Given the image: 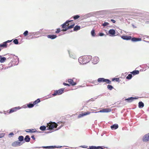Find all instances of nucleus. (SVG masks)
<instances>
[{
  "label": "nucleus",
  "instance_id": "obj_1",
  "mask_svg": "<svg viewBox=\"0 0 149 149\" xmlns=\"http://www.w3.org/2000/svg\"><path fill=\"white\" fill-rule=\"evenodd\" d=\"M70 21H67L64 24H62L61 26L63 29L61 30L62 31H65L68 30V29L73 28L75 25L74 23H72V24L70 25V22H71Z\"/></svg>",
  "mask_w": 149,
  "mask_h": 149
},
{
  "label": "nucleus",
  "instance_id": "obj_2",
  "mask_svg": "<svg viewBox=\"0 0 149 149\" xmlns=\"http://www.w3.org/2000/svg\"><path fill=\"white\" fill-rule=\"evenodd\" d=\"M90 59L88 58L87 56H84L80 57L79 59V62L81 64H84L88 63L90 61Z\"/></svg>",
  "mask_w": 149,
  "mask_h": 149
},
{
  "label": "nucleus",
  "instance_id": "obj_3",
  "mask_svg": "<svg viewBox=\"0 0 149 149\" xmlns=\"http://www.w3.org/2000/svg\"><path fill=\"white\" fill-rule=\"evenodd\" d=\"M58 125L55 122H50L47 124V127H49L47 130H52L54 128H56Z\"/></svg>",
  "mask_w": 149,
  "mask_h": 149
},
{
  "label": "nucleus",
  "instance_id": "obj_4",
  "mask_svg": "<svg viewBox=\"0 0 149 149\" xmlns=\"http://www.w3.org/2000/svg\"><path fill=\"white\" fill-rule=\"evenodd\" d=\"M20 109V107H14L11 109L10 110H8L6 111L4 113L6 114H9L10 113H11L13 112L17 111V110Z\"/></svg>",
  "mask_w": 149,
  "mask_h": 149
},
{
  "label": "nucleus",
  "instance_id": "obj_5",
  "mask_svg": "<svg viewBox=\"0 0 149 149\" xmlns=\"http://www.w3.org/2000/svg\"><path fill=\"white\" fill-rule=\"evenodd\" d=\"M64 88H61L58 90L54 91V93L52 94L53 96H55L57 95H60L64 93Z\"/></svg>",
  "mask_w": 149,
  "mask_h": 149
},
{
  "label": "nucleus",
  "instance_id": "obj_6",
  "mask_svg": "<svg viewBox=\"0 0 149 149\" xmlns=\"http://www.w3.org/2000/svg\"><path fill=\"white\" fill-rule=\"evenodd\" d=\"M97 81L98 82L100 83L105 82L107 84H111V81L109 80V79H104V78H98L97 79Z\"/></svg>",
  "mask_w": 149,
  "mask_h": 149
},
{
  "label": "nucleus",
  "instance_id": "obj_7",
  "mask_svg": "<svg viewBox=\"0 0 149 149\" xmlns=\"http://www.w3.org/2000/svg\"><path fill=\"white\" fill-rule=\"evenodd\" d=\"M22 145L21 142L19 141H17L13 142L12 144V146L13 147H17L20 146Z\"/></svg>",
  "mask_w": 149,
  "mask_h": 149
},
{
  "label": "nucleus",
  "instance_id": "obj_8",
  "mask_svg": "<svg viewBox=\"0 0 149 149\" xmlns=\"http://www.w3.org/2000/svg\"><path fill=\"white\" fill-rule=\"evenodd\" d=\"M143 141L144 142L149 141V133L145 134L143 137Z\"/></svg>",
  "mask_w": 149,
  "mask_h": 149
},
{
  "label": "nucleus",
  "instance_id": "obj_9",
  "mask_svg": "<svg viewBox=\"0 0 149 149\" xmlns=\"http://www.w3.org/2000/svg\"><path fill=\"white\" fill-rule=\"evenodd\" d=\"M111 111V110L110 109L107 108V109H103L102 110H100V111H98V112L96 111V112H95V113H97V112L107 113V112H110Z\"/></svg>",
  "mask_w": 149,
  "mask_h": 149
},
{
  "label": "nucleus",
  "instance_id": "obj_10",
  "mask_svg": "<svg viewBox=\"0 0 149 149\" xmlns=\"http://www.w3.org/2000/svg\"><path fill=\"white\" fill-rule=\"evenodd\" d=\"M91 113V112L88 111L87 112H85L84 113H82L80 114L78 116V118H80L81 117L84 116H86L88 114H90Z\"/></svg>",
  "mask_w": 149,
  "mask_h": 149
},
{
  "label": "nucleus",
  "instance_id": "obj_11",
  "mask_svg": "<svg viewBox=\"0 0 149 149\" xmlns=\"http://www.w3.org/2000/svg\"><path fill=\"white\" fill-rule=\"evenodd\" d=\"M99 60V58L98 57H95L93 58L92 59V61L93 63L94 64L97 63Z\"/></svg>",
  "mask_w": 149,
  "mask_h": 149
},
{
  "label": "nucleus",
  "instance_id": "obj_12",
  "mask_svg": "<svg viewBox=\"0 0 149 149\" xmlns=\"http://www.w3.org/2000/svg\"><path fill=\"white\" fill-rule=\"evenodd\" d=\"M26 131L27 132H30L31 133L37 132V131L35 129H27L26 130Z\"/></svg>",
  "mask_w": 149,
  "mask_h": 149
},
{
  "label": "nucleus",
  "instance_id": "obj_13",
  "mask_svg": "<svg viewBox=\"0 0 149 149\" xmlns=\"http://www.w3.org/2000/svg\"><path fill=\"white\" fill-rule=\"evenodd\" d=\"M68 82L72 86H74L76 84V82H74L73 80L72 79H68Z\"/></svg>",
  "mask_w": 149,
  "mask_h": 149
},
{
  "label": "nucleus",
  "instance_id": "obj_14",
  "mask_svg": "<svg viewBox=\"0 0 149 149\" xmlns=\"http://www.w3.org/2000/svg\"><path fill=\"white\" fill-rule=\"evenodd\" d=\"M121 38L124 40H127L131 39L132 37L131 36H121Z\"/></svg>",
  "mask_w": 149,
  "mask_h": 149
},
{
  "label": "nucleus",
  "instance_id": "obj_15",
  "mask_svg": "<svg viewBox=\"0 0 149 149\" xmlns=\"http://www.w3.org/2000/svg\"><path fill=\"white\" fill-rule=\"evenodd\" d=\"M57 36L55 35H49L47 36V37L48 38L51 39H53L57 37Z\"/></svg>",
  "mask_w": 149,
  "mask_h": 149
},
{
  "label": "nucleus",
  "instance_id": "obj_16",
  "mask_svg": "<svg viewBox=\"0 0 149 149\" xmlns=\"http://www.w3.org/2000/svg\"><path fill=\"white\" fill-rule=\"evenodd\" d=\"M133 75H135L136 74H138L139 73V71L137 70H135L130 72Z\"/></svg>",
  "mask_w": 149,
  "mask_h": 149
},
{
  "label": "nucleus",
  "instance_id": "obj_17",
  "mask_svg": "<svg viewBox=\"0 0 149 149\" xmlns=\"http://www.w3.org/2000/svg\"><path fill=\"white\" fill-rule=\"evenodd\" d=\"M131 39L132 41L133 42H136L140 41L141 40V38H131Z\"/></svg>",
  "mask_w": 149,
  "mask_h": 149
},
{
  "label": "nucleus",
  "instance_id": "obj_18",
  "mask_svg": "<svg viewBox=\"0 0 149 149\" xmlns=\"http://www.w3.org/2000/svg\"><path fill=\"white\" fill-rule=\"evenodd\" d=\"M118 127V124H115L113 125L112 126H111V128L112 129H117Z\"/></svg>",
  "mask_w": 149,
  "mask_h": 149
},
{
  "label": "nucleus",
  "instance_id": "obj_19",
  "mask_svg": "<svg viewBox=\"0 0 149 149\" xmlns=\"http://www.w3.org/2000/svg\"><path fill=\"white\" fill-rule=\"evenodd\" d=\"M109 33L112 35H114L115 34V31L113 29H110L109 31Z\"/></svg>",
  "mask_w": 149,
  "mask_h": 149
},
{
  "label": "nucleus",
  "instance_id": "obj_20",
  "mask_svg": "<svg viewBox=\"0 0 149 149\" xmlns=\"http://www.w3.org/2000/svg\"><path fill=\"white\" fill-rule=\"evenodd\" d=\"M24 139L26 142H29L30 141V138L29 136L26 135Z\"/></svg>",
  "mask_w": 149,
  "mask_h": 149
},
{
  "label": "nucleus",
  "instance_id": "obj_21",
  "mask_svg": "<svg viewBox=\"0 0 149 149\" xmlns=\"http://www.w3.org/2000/svg\"><path fill=\"white\" fill-rule=\"evenodd\" d=\"M137 98L136 97H130V98H128L126 99V100H127L129 102H131L134 99H136Z\"/></svg>",
  "mask_w": 149,
  "mask_h": 149
},
{
  "label": "nucleus",
  "instance_id": "obj_22",
  "mask_svg": "<svg viewBox=\"0 0 149 149\" xmlns=\"http://www.w3.org/2000/svg\"><path fill=\"white\" fill-rule=\"evenodd\" d=\"M80 26H76L74 28V31H77L80 30Z\"/></svg>",
  "mask_w": 149,
  "mask_h": 149
},
{
  "label": "nucleus",
  "instance_id": "obj_23",
  "mask_svg": "<svg viewBox=\"0 0 149 149\" xmlns=\"http://www.w3.org/2000/svg\"><path fill=\"white\" fill-rule=\"evenodd\" d=\"M6 60V58L5 57H1L0 59V62L1 63L4 62Z\"/></svg>",
  "mask_w": 149,
  "mask_h": 149
},
{
  "label": "nucleus",
  "instance_id": "obj_24",
  "mask_svg": "<svg viewBox=\"0 0 149 149\" xmlns=\"http://www.w3.org/2000/svg\"><path fill=\"white\" fill-rule=\"evenodd\" d=\"M7 47V44H6V42H4L3 44H0V47Z\"/></svg>",
  "mask_w": 149,
  "mask_h": 149
},
{
  "label": "nucleus",
  "instance_id": "obj_25",
  "mask_svg": "<svg viewBox=\"0 0 149 149\" xmlns=\"http://www.w3.org/2000/svg\"><path fill=\"white\" fill-rule=\"evenodd\" d=\"M144 104L142 102H140L139 103V108L143 107H144Z\"/></svg>",
  "mask_w": 149,
  "mask_h": 149
},
{
  "label": "nucleus",
  "instance_id": "obj_26",
  "mask_svg": "<svg viewBox=\"0 0 149 149\" xmlns=\"http://www.w3.org/2000/svg\"><path fill=\"white\" fill-rule=\"evenodd\" d=\"M40 102V100L39 99H38L36 100L34 102L33 104L34 105H36V104L39 103Z\"/></svg>",
  "mask_w": 149,
  "mask_h": 149
},
{
  "label": "nucleus",
  "instance_id": "obj_27",
  "mask_svg": "<svg viewBox=\"0 0 149 149\" xmlns=\"http://www.w3.org/2000/svg\"><path fill=\"white\" fill-rule=\"evenodd\" d=\"M27 106L29 108H31L33 107V104L29 103L26 104Z\"/></svg>",
  "mask_w": 149,
  "mask_h": 149
},
{
  "label": "nucleus",
  "instance_id": "obj_28",
  "mask_svg": "<svg viewBox=\"0 0 149 149\" xmlns=\"http://www.w3.org/2000/svg\"><path fill=\"white\" fill-rule=\"evenodd\" d=\"M46 127L45 126L43 125L40 126V129L42 131H45L46 130Z\"/></svg>",
  "mask_w": 149,
  "mask_h": 149
},
{
  "label": "nucleus",
  "instance_id": "obj_29",
  "mask_svg": "<svg viewBox=\"0 0 149 149\" xmlns=\"http://www.w3.org/2000/svg\"><path fill=\"white\" fill-rule=\"evenodd\" d=\"M87 149H98L97 147L95 146H91L89 147V148Z\"/></svg>",
  "mask_w": 149,
  "mask_h": 149
},
{
  "label": "nucleus",
  "instance_id": "obj_30",
  "mask_svg": "<svg viewBox=\"0 0 149 149\" xmlns=\"http://www.w3.org/2000/svg\"><path fill=\"white\" fill-rule=\"evenodd\" d=\"M18 139L19 141H22L24 140V137L22 136H20L19 137Z\"/></svg>",
  "mask_w": 149,
  "mask_h": 149
},
{
  "label": "nucleus",
  "instance_id": "obj_31",
  "mask_svg": "<svg viewBox=\"0 0 149 149\" xmlns=\"http://www.w3.org/2000/svg\"><path fill=\"white\" fill-rule=\"evenodd\" d=\"M91 34L93 36H95V30L94 29L92 30L91 31Z\"/></svg>",
  "mask_w": 149,
  "mask_h": 149
},
{
  "label": "nucleus",
  "instance_id": "obj_32",
  "mask_svg": "<svg viewBox=\"0 0 149 149\" xmlns=\"http://www.w3.org/2000/svg\"><path fill=\"white\" fill-rule=\"evenodd\" d=\"M132 74H129L126 77V78L128 79H130L132 78Z\"/></svg>",
  "mask_w": 149,
  "mask_h": 149
},
{
  "label": "nucleus",
  "instance_id": "obj_33",
  "mask_svg": "<svg viewBox=\"0 0 149 149\" xmlns=\"http://www.w3.org/2000/svg\"><path fill=\"white\" fill-rule=\"evenodd\" d=\"M73 18L74 20L77 19H78V18H79L80 17V16L78 15H75L74 16H73Z\"/></svg>",
  "mask_w": 149,
  "mask_h": 149
},
{
  "label": "nucleus",
  "instance_id": "obj_34",
  "mask_svg": "<svg viewBox=\"0 0 149 149\" xmlns=\"http://www.w3.org/2000/svg\"><path fill=\"white\" fill-rule=\"evenodd\" d=\"M107 88L110 90H111L113 88V86L110 85H108L107 86Z\"/></svg>",
  "mask_w": 149,
  "mask_h": 149
},
{
  "label": "nucleus",
  "instance_id": "obj_35",
  "mask_svg": "<svg viewBox=\"0 0 149 149\" xmlns=\"http://www.w3.org/2000/svg\"><path fill=\"white\" fill-rule=\"evenodd\" d=\"M57 125H58V126L59 125L60 127L59 128H60L62 127L63 126V123H62V122H60L58 123Z\"/></svg>",
  "mask_w": 149,
  "mask_h": 149
},
{
  "label": "nucleus",
  "instance_id": "obj_36",
  "mask_svg": "<svg viewBox=\"0 0 149 149\" xmlns=\"http://www.w3.org/2000/svg\"><path fill=\"white\" fill-rule=\"evenodd\" d=\"M23 35L24 36H26L28 35V31H26L23 33Z\"/></svg>",
  "mask_w": 149,
  "mask_h": 149
},
{
  "label": "nucleus",
  "instance_id": "obj_37",
  "mask_svg": "<svg viewBox=\"0 0 149 149\" xmlns=\"http://www.w3.org/2000/svg\"><path fill=\"white\" fill-rule=\"evenodd\" d=\"M98 149L100 148L101 149H108L107 148H105L103 146H97Z\"/></svg>",
  "mask_w": 149,
  "mask_h": 149
},
{
  "label": "nucleus",
  "instance_id": "obj_38",
  "mask_svg": "<svg viewBox=\"0 0 149 149\" xmlns=\"http://www.w3.org/2000/svg\"><path fill=\"white\" fill-rule=\"evenodd\" d=\"M13 42L15 44H17L18 43V42L17 39H15L13 40Z\"/></svg>",
  "mask_w": 149,
  "mask_h": 149
},
{
  "label": "nucleus",
  "instance_id": "obj_39",
  "mask_svg": "<svg viewBox=\"0 0 149 149\" xmlns=\"http://www.w3.org/2000/svg\"><path fill=\"white\" fill-rule=\"evenodd\" d=\"M61 31V29L60 28L57 29L56 30V31H55V33H59Z\"/></svg>",
  "mask_w": 149,
  "mask_h": 149
},
{
  "label": "nucleus",
  "instance_id": "obj_40",
  "mask_svg": "<svg viewBox=\"0 0 149 149\" xmlns=\"http://www.w3.org/2000/svg\"><path fill=\"white\" fill-rule=\"evenodd\" d=\"M109 24L108 23L105 22L104 23H103L102 24V26H107L108 25H109Z\"/></svg>",
  "mask_w": 149,
  "mask_h": 149
},
{
  "label": "nucleus",
  "instance_id": "obj_41",
  "mask_svg": "<svg viewBox=\"0 0 149 149\" xmlns=\"http://www.w3.org/2000/svg\"><path fill=\"white\" fill-rule=\"evenodd\" d=\"M43 148H54V147H53V146H47L44 147Z\"/></svg>",
  "mask_w": 149,
  "mask_h": 149
},
{
  "label": "nucleus",
  "instance_id": "obj_42",
  "mask_svg": "<svg viewBox=\"0 0 149 149\" xmlns=\"http://www.w3.org/2000/svg\"><path fill=\"white\" fill-rule=\"evenodd\" d=\"M14 135V133L13 132H11V133H10L9 134V136L10 137H11V136H13Z\"/></svg>",
  "mask_w": 149,
  "mask_h": 149
},
{
  "label": "nucleus",
  "instance_id": "obj_43",
  "mask_svg": "<svg viewBox=\"0 0 149 149\" xmlns=\"http://www.w3.org/2000/svg\"><path fill=\"white\" fill-rule=\"evenodd\" d=\"M118 80H119V79L118 78H114L112 80V81H114V80H116L117 81H118Z\"/></svg>",
  "mask_w": 149,
  "mask_h": 149
},
{
  "label": "nucleus",
  "instance_id": "obj_44",
  "mask_svg": "<svg viewBox=\"0 0 149 149\" xmlns=\"http://www.w3.org/2000/svg\"><path fill=\"white\" fill-rule=\"evenodd\" d=\"M63 84L64 85H65V86H70V85L68 84H66V83H63Z\"/></svg>",
  "mask_w": 149,
  "mask_h": 149
},
{
  "label": "nucleus",
  "instance_id": "obj_45",
  "mask_svg": "<svg viewBox=\"0 0 149 149\" xmlns=\"http://www.w3.org/2000/svg\"><path fill=\"white\" fill-rule=\"evenodd\" d=\"M99 35L100 36H102L104 35V33H99Z\"/></svg>",
  "mask_w": 149,
  "mask_h": 149
},
{
  "label": "nucleus",
  "instance_id": "obj_46",
  "mask_svg": "<svg viewBox=\"0 0 149 149\" xmlns=\"http://www.w3.org/2000/svg\"><path fill=\"white\" fill-rule=\"evenodd\" d=\"M111 22H112L114 23H115V22H116L115 20L113 19H111Z\"/></svg>",
  "mask_w": 149,
  "mask_h": 149
},
{
  "label": "nucleus",
  "instance_id": "obj_47",
  "mask_svg": "<svg viewBox=\"0 0 149 149\" xmlns=\"http://www.w3.org/2000/svg\"><path fill=\"white\" fill-rule=\"evenodd\" d=\"M31 138L33 140H35V138L34 137V135H32L31 136Z\"/></svg>",
  "mask_w": 149,
  "mask_h": 149
},
{
  "label": "nucleus",
  "instance_id": "obj_48",
  "mask_svg": "<svg viewBox=\"0 0 149 149\" xmlns=\"http://www.w3.org/2000/svg\"><path fill=\"white\" fill-rule=\"evenodd\" d=\"M11 41H12V40H8L6 42H6V44H7V42H11Z\"/></svg>",
  "mask_w": 149,
  "mask_h": 149
},
{
  "label": "nucleus",
  "instance_id": "obj_49",
  "mask_svg": "<svg viewBox=\"0 0 149 149\" xmlns=\"http://www.w3.org/2000/svg\"><path fill=\"white\" fill-rule=\"evenodd\" d=\"M62 147V146H58L57 147H54V148H61Z\"/></svg>",
  "mask_w": 149,
  "mask_h": 149
},
{
  "label": "nucleus",
  "instance_id": "obj_50",
  "mask_svg": "<svg viewBox=\"0 0 149 149\" xmlns=\"http://www.w3.org/2000/svg\"><path fill=\"white\" fill-rule=\"evenodd\" d=\"M70 21H71V22H70V25H71L72 24V23H74V22H72V20H70Z\"/></svg>",
  "mask_w": 149,
  "mask_h": 149
},
{
  "label": "nucleus",
  "instance_id": "obj_51",
  "mask_svg": "<svg viewBox=\"0 0 149 149\" xmlns=\"http://www.w3.org/2000/svg\"><path fill=\"white\" fill-rule=\"evenodd\" d=\"M132 26H133V28H136V26H134V24H132Z\"/></svg>",
  "mask_w": 149,
  "mask_h": 149
},
{
  "label": "nucleus",
  "instance_id": "obj_52",
  "mask_svg": "<svg viewBox=\"0 0 149 149\" xmlns=\"http://www.w3.org/2000/svg\"><path fill=\"white\" fill-rule=\"evenodd\" d=\"M90 110H91V111H92V113H94V112H93V111H94V110H93V109H91Z\"/></svg>",
  "mask_w": 149,
  "mask_h": 149
},
{
  "label": "nucleus",
  "instance_id": "obj_53",
  "mask_svg": "<svg viewBox=\"0 0 149 149\" xmlns=\"http://www.w3.org/2000/svg\"><path fill=\"white\" fill-rule=\"evenodd\" d=\"M2 136H1V135L0 134V138L2 137Z\"/></svg>",
  "mask_w": 149,
  "mask_h": 149
},
{
  "label": "nucleus",
  "instance_id": "obj_54",
  "mask_svg": "<svg viewBox=\"0 0 149 149\" xmlns=\"http://www.w3.org/2000/svg\"><path fill=\"white\" fill-rule=\"evenodd\" d=\"M1 49H0V52L1 51Z\"/></svg>",
  "mask_w": 149,
  "mask_h": 149
}]
</instances>
